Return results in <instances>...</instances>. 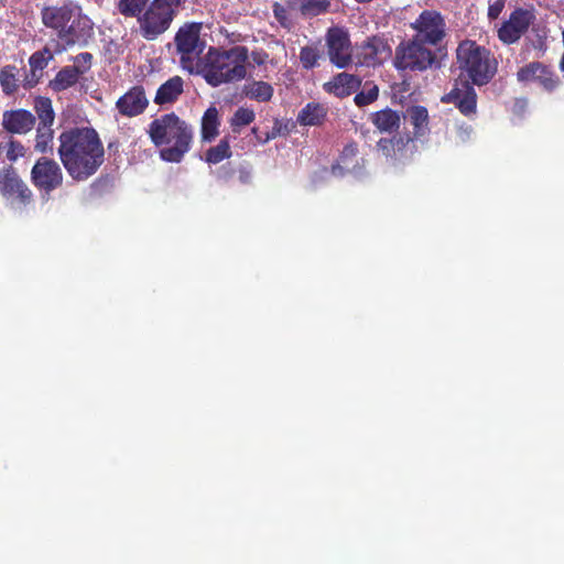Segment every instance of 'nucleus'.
Wrapping results in <instances>:
<instances>
[{
    "label": "nucleus",
    "instance_id": "obj_1",
    "mask_svg": "<svg viewBox=\"0 0 564 564\" xmlns=\"http://www.w3.org/2000/svg\"><path fill=\"white\" fill-rule=\"evenodd\" d=\"M59 159L75 181H85L104 163V145L93 129H70L59 135Z\"/></svg>",
    "mask_w": 564,
    "mask_h": 564
},
{
    "label": "nucleus",
    "instance_id": "obj_2",
    "mask_svg": "<svg viewBox=\"0 0 564 564\" xmlns=\"http://www.w3.org/2000/svg\"><path fill=\"white\" fill-rule=\"evenodd\" d=\"M248 58L246 46L238 45L229 50L210 47L195 74H200L214 87L240 82L247 76Z\"/></svg>",
    "mask_w": 564,
    "mask_h": 564
},
{
    "label": "nucleus",
    "instance_id": "obj_3",
    "mask_svg": "<svg viewBox=\"0 0 564 564\" xmlns=\"http://www.w3.org/2000/svg\"><path fill=\"white\" fill-rule=\"evenodd\" d=\"M149 135L160 151L162 160L180 162L189 151L193 140V130L189 124L174 112L154 119L149 126Z\"/></svg>",
    "mask_w": 564,
    "mask_h": 564
},
{
    "label": "nucleus",
    "instance_id": "obj_4",
    "mask_svg": "<svg viewBox=\"0 0 564 564\" xmlns=\"http://www.w3.org/2000/svg\"><path fill=\"white\" fill-rule=\"evenodd\" d=\"M459 68L474 85L487 84L497 72V62L490 52L474 41L462 42L456 51Z\"/></svg>",
    "mask_w": 564,
    "mask_h": 564
},
{
    "label": "nucleus",
    "instance_id": "obj_5",
    "mask_svg": "<svg viewBox=\"0 0 564 564\" xmlns=\"http://www.w3.org/2000/svg\"><path fill=\"white\" fill-rule=\"evenodd\" d=\"M183 2L185 0H153L138 19L142 36L151 41L163 34Z\"/></svg>",
    "mask_w": 564,
    "mask_h": 564
},
{
    "label": "nucleus",
    "instance_id": "obj_6",
    "mask_svg": "<svg viewBox=\"0 0 564 564\" xmlns=\"http://www.w3.org/2000/svg\"><path fill=\"white\" fill-rule=\"evenodd\" d=\"M200 23H186L178 29L175 35L181 66L192 74L198 72V66L203 61L200 55L205 48V42L200 40Z\"/></svg>",
    "mask_w": 564,
    "mask_h": 564
},
{
    "label": "nucleus",
    "instance_id": "obj_7",
    "mask_svg": "<svg viewBox=\"0 0 564 564\" xmlns=\"http://www.w3.org/2000/svg\"><path fill=\"white\" fill-rule=\"evenodd\" d=\"M424 43L412 39L402 42L395 50L394 66L400 70H425L432 66L435 61L433 52L426 48Z\"/></svg>",
    "mask_w": 564,
    "mask_h": 564
},
{
    "label": "nucleus",
    "instance_id": "obj_8",
    "mask_svg": "<svg viewBox=\"0 0 564 564\" xmlns=\"http://www.w3.org/2000/svg\"><path fill=\"white\" fill-rule=\"evenodd\" d=\"M326 46L329 61L338 68H345L352 62V48L348 32L339 26L328 29Z\"/></svg>",
    "mask_w": 564,
    "mask_h": 564
},
{
    "label": "nucleus",
    "instance_id": "obj_9",
    "mask_svg": "<svg viewBox=\"0 0 564 564\" xmlns=\"http://www.w3.org/2000/svg\"><path fill=\"white\" fill-rule=\"evenodd\" d=\"M411 26L415 31L414 39L425 44L436 45L445 36V21L436 11H423Z\"/></svg>",
    "mask_w": 564,
    "mask_h": 564
},
{
    "label": "nucleus",
    "instance_id": "obj_10",
    "mask_svg": "<svg viewBox=\"0 0 564 564\" xmlns=\"http://www.w3.org/2000/svg\"><path fill=\"white\" fill-rule=\"evenodd\" d=\"M31 178L36 187L50 193L62 185L63 172L54 160L41 158L32 167Z\"/></svg>",
    "mask_w": 564,
    "mask_h": 564
},
{
    "label": "nucleus",
    "instance_id": "obj_11",
    "mask_svg": "<svg viewBox=\"0 0 564 564\" xmlns=\"http://www.w3.org/2000/svg\"><path fill=\"white\" fill-rule=\"evenodd\" d=\"M534 18L531 10L516 9L498 30L499 40L506 44L516 43L528 31Z\"/></svg>",
    "mask_w": 564,
    "mask_h": 564
},
{
    "label": "nucleus",
    "instance_id": "obj_12",
    "mask_svg": "<svg viewBox=\"0 0 564 564\" xmlns=\"http://www.w3.org/2000/svg\"><path fill=\"white\" fill-rule=\"evenodd\" d=\"M442 102L454 104L466 116H474L477 110V95L466 80L456 82L453 89L442 97Z\"/></svg>",
    "mask_w": 564,
    "mask_h": 564
},
{
    "label": "nucleus",
    "instance_id": "obj_13",
    "mask_svg": "<svg viewBox=\"0 0 564 564\" xmlns=\"http://www.w3.org/2000/svg\"><path fill=\"white\" fill-rule=\"evenodd\" d=\"M80 7L69 2L62 7H47L42 10V22L46 28L57 32L61 40L62 33H65L66 26L74 17H78Z\"/></svg>",
    "mask_w": 564,
    "mask_h": 564
},
{
    "label": "nucleus",
    "instance_id": "obj_14",
    "mask_svg": "<svg viewBox=\"0 0 564 564\" xmlns=\"http://www.w3.org/2000/svg\"><path fill=\"white\" fill-rule=\"evenodd\" d=\"M94 34L93 21L82 12L78 11V17L72 18L68 25L66 26L65 33H62L61 41L66 46L73 45H86L88 40Z\"/></svg>",
    "mask_w": 564,
    "mask_h": 564
},
{
    "label": "nucleus",
    "instance_id": "obj_15",
    "mask_svg": "<svg viewBox=\"0 0 564 564\" xmlns=\"http://www.w3.org/2000/svg\"><path fill=\"white\" fill-rule=\"evenodd\" d=\"M392 54L388 42L380 36H372L358 47L360 63L366 66L382 64Z\"/></svg>",
    "mask_w": 564,
    "mask_h": 564
},
{
    "label": "nucleus",
    "instance_id": "obj_16",
    "mask_svg": "<svg viewBox=\"0 0 564 564\" xmlns=\"http://www.w3.org/2000/svg\"><path fill=\"white\" fill-rule=\"evenodd\" d=\"M519 82H534L540 84L545 90H553L558 84V77L551 69L541 63H531L518 72Z\"/></svg>",
    "mask_w": 564,
    "mask_h": 564
},
{
    "label": "nucleus",
    "instance_id": "obj_17",
    "mask_svg": "<svg viewBox=\"0 0 564 564\" xmlns=\"http://www.w3.org/2000/svg\"><path fill=\"white\" fill-rule=\"evenodd\" d=\"M149 100L145 96L144 88L134 86L130 88L117 102L116 108L126 117H135L141 115L148 107Z\"/></svg>",
    "mask_w": 564,
    "mask_h": 564
},
{
    "label": "nucleus",
    "instance_id": "obj_18",
    "mask_svg": "<svg viewBox=\"0 0 564 564\" xmlns=\"http://www.w3.org/2000/svg\"><path fill=\"white\" fill-rule=\"evenodd\" d=\"M0 192L10 199L25 203L31 198V191L14 171H8L0 176Z\"/></svg>",
    "mask_w": 564,
    "mask_h": 564
},
{
    "label": "nucleus",
    "instance_id": "obj_19",
    "mask_svg": "<svg viewBox=\"0 0 564 564\" xmlns=\"http://www.w3.org/2000/svg\"><path fill=\"white\" fill-rule=\"evenodd\" d=\"M34 123L35 117L24 109L4 111L2 117V126L10 133L25 134Z\"/></svg>",
    "mask_w": 564,
    "mask_h": 564
},
{
    "label": "nucleus",
    "instance_id": "obj_20",
    "mask_svg": "<svg viewBox=\"0 0 564 564\" xmlns=\"http://www.w3.org/2000/svg\"><path fill=\"white\" fill-rule=\"evenodd\" d=\"M360 85L361 79L358 76L348 73H340L334 76L329 82L325 83L324 89L336 97L344 98L357 91Z\"/></svg>",
    "mask_w": 564,
    "mask_h": 564
},
{
    "label": "nucleus",
    "instance_id": "obj_21",
    "mask_svg": "<svg viewBox=\"0 0 564 564\" xmlns=\"http://www.w3.org/2000/svg\"><path fill=\"white\" fill-rule=\"evenodd\" d=\"M377 148L382 155L393 161H401L413 152V144L409 138L405 141L402 138L392 140L381 139Z\"/></svg>",
    "mask_w": 564,
    "mask_h": 564
},
{
    "label": "nucleus",
    "instance_id": "obj_22",
    "mask_svg": "<svg viewBox=\"0 0 564 564\" xmlns=\"http://www.w3.org/2000/svg\"><path fill=\"white\" fill-rule=\"evenodd\" d=\"M183 87L184 82L180 76L171 77L158 88L154 102L160 106L175 102L183 94Z\"/></svg>",
    "mask_w": 564,
    "mask_h": 564
},
{
    "label": "nucleus",
    "instance_id": "obj_23",
    "mask_svg": "<svg viewBox=\"0 0 564 564\" xmlns=\"http://www.w3.org/2000/svg\"><path fill=\"white\" fill-rule=\"evenodd\" d=\"M371 122L380 132L391 133L399 129L401 117L398 111L386 108L372 113Z\"/></svg>",
    "mask_w": 564,
    "mask_h": 564
},
{
    "label": "nucleus",
    "instance_id": "obj_24",
    "mask_svg": "<svg viewBox=\"0 0 564 564\" xmlns=\"http://www.w3.org/2000/svg\"><path fill=\"white\" fill-rule=\"evenodd\" d=\"M219 113L216 107H209L202 118V138L204 141H213L219 133Z\"/></svg>",
    "mask_w": 564,
    "mask_h": 564
},
{
    "label": "nucleus",
    "instance_id": "obj_25",
    "mask_svg": "<svg viewBox=\"0 0 564 564\" xmlns=\"http://www.w3.org/2000/svg\"><path fill=\"white\" fill-rule=\"evenodd\" d=\"M243 94L257 101H269L273 96V87L265 82L254 80L243 86Z\"/></svg>",
    "mask_w": 564,
    "mask_h": 564
},
{
    "label": "nucleus",
    "instance_id": "obj_26",
    "mask_svg": "<svg viewBox=\"0 0 564 564\" xmlns=\"http://www.w3.org/2000/svg\"><path fill=\"white\" fill-rule=\"evenodd\" d=\"M79 76L80 75L76 69L72 66H66L56 74L53 80H51L50 87L54 91L65 90L74 86L78 82Z\"/></svg>",
    "mask_w": 564,
    "mask_h": 564
},
{
    "label": "nucleus",
    "instance_id": "obj_27",
    "mask_svg": "<svg viewBox=\"0 0 564 564\" xmlns=\"http://www.w3.org/2000/svg\"><path fill=\"white\" fill-rule=\"evenodd\" d=\"M326 112L323 106L308 104L297 116V121L303 126H315L322 122Z\"/></svg>",
    "mask_w": 564,
    "mask_h": 564
},
{
    "label": "nucleus",
    "instance_id": "obj_28",
    "mask_svg": "<svg viewBox=\"0 0 564 564\" xmlns=\"http://www.w3.org/2000/svg\"><path fill=\"white\" fill-rule=\"evenodd\" d=\"M34 108L40 120L39 127H52L55 119L52 101L48 98L40 97L35 100Z\"/></svg>",
    "mask_w": 564,
    "mask_h": 564
},
{
    "label": "nucleus",
    "instance_id": "obj_29",
    "mask_svg": "<svg viewBox=\"0 0 564 564\" xmlns=\"http://www.w3.org/2000/svg\"><path fill=\"white\" fill-rule=\"evenodd\" d=\"M410 121L414 128V134L416 137L425 134L427 131L429 113L426 108L421 106L412 107L409 110Z\"/></svg>",
    "mask_w": 564,
    "mask_h": 564
},
{
    "label": "nucleus",
    "instance_id": "obj_30",
    "mask_svg": "<svg viewBox=\"0 0 564 564\" xmlns=\"http://www.w3.org/2000/svg\"><path fill=\"white\" fill-rule=\"evenodd\" d=\"M357 155V147L354 144H349L345 147L343 150V153L340 155L339 162L337 165H334L332 169V173L335 176H343L345 173L344 171H350L354 166L352 161Z\"/></svg>",
    "mask_w": 564,
    "mask_h": 564
},
{
    "label": "nucleus",
    "instance_id": "obj_31",
    "mask_svg": "<svg viewBox=\"0 0 564 564\" xmlns=\"http://www.w3.org/2000/svg\"><path fill=\"white\" fill-rule=\"evenodd\" d=\"M230 156H231V150H230L229 141L226 138L220 140V142L217 145L210 148L206 152V161L212 164H217Z\"/></svg>",
    "mask_w": 564,
    "mask_h": 564
},
{
    "label": "nucleus",
    "instance_id": "obj_32",
    "mask_svg": "<svg viewBox=\"0 0 564 564\" xmlns=\"http://www.w3.org/2000/svg\"><path fill=\"white\" fill-rule=\"evenodd\" d=\"M149 0H119L118 9L126 17H139L143 13Z\"/></svg>",
    "mask_w": 564,
    "mask_h": 564
},
{
    "label": "nucleus",
    "instance_id": "obj_33",
    "mask_svg": "<svg viewBox=\"0 0 564 564\" xmlns=\"http://www.w3.org/2000/svg\"><path fill=\"white\" fill-rule=\"evenodd\" d=\"M14 72V66H6L0 72V85L7 95L13 94L18 88V79Z\"/></svg>",
    "mask_w": 564,
    "mask_h": 564
},
{
    "label": "nucleus",
    "instance_id": "obj_34",
    "mask_svg": "<svg viewBox=\"0 0 564 564\" xmlns=\"http://www.w3.org/2000/svg\"><path fill=\"white\" fill-rule=\"evenodd\" d=\"M53 130L52 127H37L35 150L45 153L52 149Z\"/></svg>",
    "mask_w": 564,
    "mask_h": 564
},
{
    "label": "nucleus",
    "instance_id": "obj_35",
    "mask_svg": "<svg viewBox=\"0 0 564 564\" xmlns=\"http://www.w3.org/2000/svg\"><path fill=\"white\" fill-rule=\"evenodd\" d=\"M301 11L306 15H318L329 7L328 0H300Z\"/></svg>",
    "mask_w": 564,
    "mask_h": 564
},
{
    "label": "nucleus",
    "instance_id": "obj_36",
    "mask_svg": "<svg viewBox=\"0 0 564 564\" xmlns=\"http://www.w3.org/2000/svg\"><path fill=\"white\" fill-rule=\"evenodd\" d=\"M321 55L315 46H304L300 52V61L304 68L310 69L317 65Z\"/></svg>",
    "mask_w": 564,
    "mask_h": 564
},
{
    "label": "nucleus",
    "instance_id": "obj_37",
    "mask_svg": "<svg viewBox=\"0 0 564 564\" xmlns=\"http://www.w3.org/2000/svg\"><path fill=\"white\" fill-rule=\"evenodd\" d=\"M53 58V54L48 48H44L42 51H37L33 53L30 57V66L35 70H43L48 62Z\"/></svg>",
    "mask_w": 564,
    "mask_h": 564
},
{
    "label": "nucleus",
    "instance_id": "obj_38",
    "mask_svg": "<svg viewBox=\"0 0 564 564\" xmlns=\"http://www.w3.org/2000/svg\"><path fill=\"white\" fill-rule=\"evenodd\" d=\"M256 118V115L252 109L240 107L234 113L230 124L236 127H242L250 124Z\"/></svg>",
    "mask_w": 564,
    "mask_h": 564
},
{
    "label": "nucleus",
    "instance_id": "obj_39",
    "mask_svg": "<svg viewBox=\"0 0 564 564\" xmlns=\"http://www.w3.org/2000/svg\"><path fill=\"white\" fill-rule=\"evenodd\" d=\"M378 87L376 85H370L355 96V102L359 107L367 106L373 102L378 98Z\"/></svg>",
    "mask_w": 564,
    "mask_h": 564
},
{
    "label": "nucleus",
    "instance_id": "obj_40",
    "mask_svg": "<svg viewBox=\"0 0 564 564\" xmlns=\"http://www.w3.org/2000/svg\"><path fill=\"white\" fill-rule=\"evenodd\" d=\"M93 55L88 52L80 53L76 55L73 61L74 65L72 66L74 69L78 72L79 75L85 74L91 67Z\"/></svg>",
    "mask_w": 564,
    "mask_h": 564
},
{
    "label": "nucleus",
    "instance_id": "obj_41",
    "mask_svg": "<svg viewBox=\"0 0 564 564\" xmlns=\"http://www.w3.org/2000/svg\"><path fill=\"white\" fill-rule=\"evenodd\" d=\"M273 14L276 21L285 29H291L293 25L292 19L290 17L289 10L279 4L274 3L273 6Z\"/></svg>",
    "mask_w": 564,
    "mask_h": 564
},
{
    "label": "nucleus",
    "instance_id": "obj_42",
    "mask_svg": "<svg viewBox=\"0 0 564 564\" xmlns=\"http://www.w3.org/2000/svg\"><path fill=\"white\" fill-rule=\"evenodd\" d=\"M25 149L18 141H10L7 145L6 155L9 161H17L19 158L24 156Z\"/></svg>",
    "mask_w": 564,
    "mask_h": 564
},
{
    "label": "nucleus",
    "instance_id": "obj_43",
    "mask_svg": "<svg viewBox=\"0 0 564 564\" xmlns=\"http://www.w3.org/2000/svg\"><path fill=\"white\" fill-rule=\"evenodd\" d=\"M506 0H496L488 8V18L491 20L497 19L505 8Z\"/></svg>",
    "mask_w": 564,
    "mask_h": 564
},
{
    "label": "nucleus",
    "instance_id": "obj_44",
    "mask_svg": "<svg viewBox=\"0 0 564 564\" xmlns=\"http://www.w3.org/2000/svg\"><path fill=\"white\" fill-rule=\"evenodd\" d=\"M268 57L269 55L263 51H253L251 53V59L257 65H263L267 62Z\"/></svg>",
    "mask_w": 564,
    "mask_h": 564
}]
</instances>
